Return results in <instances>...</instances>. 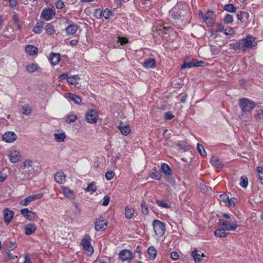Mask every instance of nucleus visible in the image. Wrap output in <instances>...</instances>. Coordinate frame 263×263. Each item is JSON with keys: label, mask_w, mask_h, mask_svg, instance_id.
I'll use <instances>...</instances> for the list:
<instances>
[{"label": "nucleus", "mask_w": 263, "mask_h": 263, "mask_svg": "<svg viewBox=\"0 0 263 263\" xmlns=\"http://www.w3.org/2000/svg\"><path fill=\"white\" fill-rule=\"evenodd\" d=\"M156 62L155 59L149 58L146 60L142 65L146 68H153L156 67Z\"/></svg>", "instance_id": "obj_21"}, {"label": "nucleus", "mask_w": 263, "mask_h": 263, "mask_svg": "<svg viewBox=\"0 0 263 263\" xmlns=\"http://www.w3.org/2000/svg\"><path fill=\"white\" fill-rule=\"evenodd\" d=\"M97 187L95 182L88 184L87 188L85 189L86 192H90L92 193L97 191Z\"/></svg>", "instance_id": "obj_39"}, {"label": "nucleus", "mask_w": 263, "mask_h": 263, "mask_svg": "<svg viewBox=\"0 0 263 263\" xmlns=\"http://www.w3.org/2000/svg\"><path fill=\"white\" fill-rule=\"evenodd\" d=\"M257 171L259 179L263 180V168L260 166H258Z\"/></svg>", "instance_id": "obj_60"}, {"label": "nucleus", "mask_w": 263, "mask_h": 263, "mask_svg": "<svg viewBox=\"0 0 263 263\" xmlns=\"http://www.w3.org/2000/svg\"><path fill=\"white\" fill-rule=\"evenodd\" d=\"M45 31L49 35H52L55 32V30L51 23H49L46 25Z\"/></svg>", "instance_id": "obj_35"}, {"label": "nucleus", "mask_w": 263, "mask_h": 263, "mask_svg": "<svg viewBox=\"0 0 263 263\" xmlns=\"http://www.w3.org/2000/svg\"><path fill=\"white\" fill-rule=\"evenodd\" d=\"M156 203L159 206H161L165 208H170L171 206L170 203H168L163 200H157Z\"/></svg>", "instance_id": "obj_46"}, {"label": "nucleus", "mask_w": 263, "mask_h": 263, "mask_svg": "<svg viewBox=\"0 0 263 263\" xmlns=\"http://www.w3.org/2000/svg\"><path fill=\"white\" fill-rule=\"evenodd\" d=\"M147 253L149 256V258L152 260H154L157 256V251L154 247L151 246L147 249Z\"/></svg>", "instance_id": "obj_31"}, {"label": "nucleus", "mask_w": 263, "mask_h": 263, "mask_svg": "<svg viewBox=\"0 0 263 263\" xmlns=\"http://www.w3.org/2000/svg\"><path fill=\"white\" fill-rule=\"evenodd\" d=\"M61 60V56L59 53L52 52L50 53V61L52 65L58 64Z\"/></svg>", "instance_id": "obj_19"}, {"label": "nucleus", "mask_w": 263, "mask_h": 263, "mask_svg": "<svg viewBox=\"0 0 263 263\" xmlns=\"http://www.w3.org/2000/svg\"><path fill=\"white\" fill-rule=\"evenodd\" d=\"M33 162L30 159L24 160L21 165V168L23 170L22 172L24 175L27 176L32 175L34 173Z\"/></svg>", "instance_id": "obj_4"}, {"label": "nucleus", "mask_w": 263, "mask_h": 263, "mask_svg": "<svg viewBox=\"0 0 263 263\" xmlns=\"http://www.w3.org/2000/svg\"><path fill=\"white\" fill-rule=\"evenodd\" d=\"M21 214L26 219L30 221H34L36 219V216L34 212L29 210L27 208H25L21 210Z\"/></svg>", "instance_id": "obj_9"}, {"label": "nucleus", "mask_w": 263, "mask_h": 263, "mask_svg": "<svg viewBox=\"0 0 263 263\" xmlns=\"http://www.w3.org/2000/svg\"><path fill=\"white\" fill-rule=\"evenodd\" d=\"M174 118V115L171 113L170 111L166 112L164 114V118L166 120H172Z\"/></svg>", "instance_id": "obj_59"}, {"label": "nucleus", "mask_w": 263, "mask_h": 263, "mask_svg": "<svg viewBox=\"0 0 263 263\" xmlns=\"http://www.w3.org/2000/svg\"><path fill=\"white\" fill-rule=\"evenodd\" d=\"M43 197V194L39 193L36 195H32L27 197L24 199L20 202V204L22 205L26 206L29 204L31 201H34L37 199H40Z\"/></svg>", "instance_id": "obj_12"}, {"label": "nucleus", "mask_w": 263, "mask_h": 263, "mask_svg": "<svg viewBox=\"0 0 263 263\" xmlns=\"http://www.w3.org/2000/svg\"><path fill=\"white\" fill-rule=\"evenodd\" d=\"M224 10L229 12L235 13L237 10L233 4H228L224 6Z\"/></svg>", "instance_id": "obj_37"}, {"label": "nucleus", "mask_w": 263, "mask_h": 263, "mask_svg": "<svg viewBox=\"0 0 263 263\" xmlns=\"http://www.w3.org/2000/svg\"><path fill=\"white\" fill-rule=\"evenodd\" d=\"M3 213L4 215V221L5 224L8 226L13 218L14 213L8 208L4 209Z\"/></svg>", "instance_id": "obj_13"}, {"label": "nucleus", "mask_w": 263, "mask_h": 263, "mask_svg": "<svg viewBox=\"0 0 263 263\" xmlns=\"http://www.w3.org/2000/svg\"><path fill=\"white\" fill-rule=\"evenodd\" d=\"M240 40L242 47V51L246 50L247 48H252L256 45V44L254 43L255 37L252 36L248 35L246 39Z\"/></svg>", "instance_id": "obj_7"}, {"label": "nucleus", "mask_w": 263, "mask_h": 263, "mask_svg": "<svg viewBox=\"0 0 263 263\" xmlns=\"http://www.w3.org/2000/svg\"><path fill=\"white\" fill-rule=\"evenodd\" d=\"M169 13L172 17L175 20L189 16L190 14L189 8L185 4L176 5L169 11Z\"/></svg>", "instance_id": "obj_1"}, {"label": "nucleus", "mask_w": 263, "mask_h": 263, "mask_svg": "<svg viewBox=\"0 0 263 263\" xmlns=\"http://www.w3.org/2000/svg\"><path fill=\"white\" fill-rule=\"evenodd\" d=\"M219 224L223 227L227 231H235L238 227L237 221L235 218L230 220L220 219Z\"/></svg>", "instance_id": "obj_2"}, {"label": "nucleus", "mask_w": 263, "mask_h": 263, "mask_svg": "<svg viewBox=\"0 0 263 263\" xmlns=\"http://www.w3.org/2000/svg\"><path fill=\"white\" fill-rule=\"evenodd\" d=\"M105 178L108 180H111L113 179L114 176H115V173H114L113 171H108L106 173H105Z\"/></svg>", "instance_id": "obj_54"}, {"label": "nucleus", "mask_w": 263, "mask_h": 263, "mask_svg": "<svg viewBox=\"0 0 263 263\" xmlns=\"http://www.w3.org/2000/svg\"><path fill=\"white\" fill-rule=\"evenodd\" d=\"M170 28L169 27L166 28L165 27L160 26L158 28V31L159 32V34L161 36L163 35V34H164L168 33V32L170 31Z\"/></svg>", "instance_id": "obj_40"}, {"label": "nucleus", "mask_w": 263, "mask_h": 263, "mask_svg": "<svg viewBox=\"0 0 263 263\" xmlns=\"http://www.w3.org/2000/svg\"><path fill=\"white\" fill-rule=\"evenodd\" d=\"M39 67L37 65L31 63L26 66V70L28 72L32 73L38 70Z\"/></svg>", "instance_id": "obj_36"}, {"label": "nucleus", "mask_w": 263, "mask_h": 263, "mask_svg": "<svg viewBox=\"0 0 263 263\" xmlns=\"http://www.w3.org/2000/svg\"><path fill=\"white\" fill-rule=\"evenodd\" d=\"M220 200L222 201L226 205L228 204V201H229V196L226 194H222L220 196Z\"/></svg>", "instance_id": "obj_56"}, {"label": "nucleus", "mask_w": 263, "mask_h": 263, "mask_svg": "<svg viewBox=\"0 0 263 263\" xmlns=\"http://www.w3.org/2000/svg\"><path fill=\"white\" fill-rule=\"evenodd\" d=\"M68 97L69 99L73 101L76 104L80 105L82 102V100L80 97L71 93H68Z\"/></svg>", "instance_id": "obj_30"}, {"label": "nucleus", "mask_w": 263, "mask_h": 263, "mask_svg": "<svg viewBox=\"0 0 263 263\" xmlns=\"http://www.w3.org/2000/svg\"><path fill=\"white\" fill-rule=\"evenodd\" d=\"M197 147L198 151L199 152V153H200V154L201 156H206V153L203 146L201 144L198 143Z\"/></svg>", "instance_id": "obj_51"}, {"label": "nucleus", "mask_w": 263, "mask_h": 263, "mask_svg": "<svg viewBox=\"0 0 263 263\" xmlns=\"http://www.w3.org/2000/svg\"><path fill=\"white\" fill-rule=\"evenodd\" d=\"M79 76L76 74L67 78V81L72 85H76L79 83Z\"/></svg>", "instance_id": "obj_27"}, {"label": "nucleus", "mask_w": 263, "mask_h": 263, "mask_svg": "<svg viewBox=\"0 0 263 263\" xmlns=\"http://www.w3.org/2000/svg\"><path fill=\"white\" fill-rule=\"evenodd\" d=\"M55 140L58 142H63L66 138V135L64 133H55L54 134Z\"/></svg>", "instance_id": "obj_33"}, {"label": "nucleus", "mask_w": 263, "mask_h": 263, "mask_svg": "<svg viewBox=\"0 0 263 263\" xmlns=\"http://www.w3.org/2000/svg\"><path fill=\"white\" fill-rule=\"evenodd\" d=\"M64 6V2L61 0H59L55 3V7L57 9H62Z\"/></svg>", "instance_id": "obj_63"}, {"label": "nucleus", "mask_w": 263, "mask_h": 263, "mask_svg": "<svg viewBox=\"0 0 263 263\" xmlns=\"http://www.w3.org/2000/svg\"><path fill=\"white\" fill-rule=\"evenodd\" d=\"M233 17L231 14H227L223 19L224 23L227 24H232L233 22Z\"/></svg>", "instance_id": "obj_50"}, {"label": "nucleus", "mask_w": 263, "mask_h": 263, "mask_svg": "<svg viewBox=\"0 0 263 263\" xmlns=\"http://www.w3.org/2000/svg\"><path fill=\"white\" fill-rule=\"evenodd\" d=\"M25 234L30 235L33 234L36 230V227L34 224L28 223L24 226Z\"/></svg>", "instance_id": "obj_18"}, {"label": "nucleus", "mask_w": 263, "mask_h": 263, "mask_svg": "<svg viewBox=\"0 0 263 263\" xmlns=\"http://www.w3.org/2000/svg\"><path fill=\"white\" fill-rule=\"evenodd\" d=\"M78 29V26L76 24L69 25L66 28V32L68 35H73L76 33Z\"/></svg>", "instance_id": "obj_23"}, {"label": "nucleus", "mask_w": 263, "mask_h": 263, "mask_svg": "<svg viewBox=\"0 0 263 263\" xmlns=\"http://www.w3.org/2000/svg\"><path fill=\"white\" fill-rule=\"evenodd\" d=\"M149 176L151 178L155 179V180H159L161 177V174L157 171H155V172L150 173L149 174Z\"/></svg>", "instance_id": "obj_47"}, {"label": "nucleus", "mask_w": 263, "mask_h": 263, "mask_svg": "<svg viewBox=\"0 0 263 263\" xmlns=\"http://www.w3.org/2000/svg\"><path fill=\"white\" fill-rule=\"evenodd\" d=\"M196 67V64H195V62H185L182 65L181 68V69H184L186 68H192Z\"/></svg>", "instance_id": "obj_49"}, {"label": "nucleus", "mask_w": 263, "mask_h": 263, "mask_svg": "<svg viewBox=\"0 0 263 263\" xmlns=\"http://www.w3.org/2000/svg\"><path fill=\"white\" fill-rule=\"evenodd\" d=\"M211 163L212 165L218 168H221L223 167V164L219 160V159L213 157L211 159Z\"/></svg>", "instance_id": "obj_26"}, {"label": "nucleus", "mask_w": 263, "mask_h": 263, "mask_svg": "<svg viewBox=\"0 0 263 263\" xmlns=\"http://www.w3.org/2000/svg\"><path fill=\"white\" fill-rule=\"evenodd\" d=\"M204 22L208 26H211L214 23V13L211 11H208L204 16H202Z\"/></svg>", "instance_id": "obj_15"}, {"label": "nucleus", "mask_w": 263, "mask_h": 263, "mask_svg": "<svg viewBox=\"0 0 263 263\" xmlns=\"http://www.w3.org/2000/svg\"><path fill=\"white\" fill-rule=\"evenodd\" d=\"M133 258V253L130 251L128 250H122L119 253V259L122 261L130 260Z\"/></svg>", "instance_id": "obj_10"}, {"label": "nucleus", "mask_w": 263, "mask_h": 263, "mask_svg": "<svg viewBox=\"0 0 263 263\" xmlns=\"http://www.w3.org/2000/svg\"><path fill=\"white\" fill-rule=\"evenodd\" d=\"M135 210L132 208L127 206L125 209V216L128 219H130L134 216Z\"/></svg>", "instance_id": "obj_29"}, {"label": "nucleus", "mask_w": 263, "mask_h": 263, "mask_svg": "<svg viewBox=\"0 0 263 263\" xmlns=\"http://www.w3.org/2000/svg\"><path fill=\"white\" fill-rule=\"evenodd\" d=\"M118 128L120 129L122 134L125 136L128 135L131 130L128 125H125L122 123H120V124L118 126Z\"/></svg>", "instance_id": "obj_22"}, {"label": "nucleus", "mask_w": 263, "mask_h": 263, "mask_svg": "<svg viewBox=\"0 0 263 263\" xmlns=\"http://www.w3.org/2000/svg\"><path fill=\"white\" fill-rule=\"evenodd\" d=\"M254 119L257 121L262 120L263 119V110H256V113L254 115Z\"/></svg>", "instance_id": "obj_42"}, {"label": "nucleus", "mask_w": 263, "mask_h": 263, "mask_svg": "<svg viewBox=\"0 0 263 263\" xmlns=\"http://www.w3.org/2000/svg\"><path fill=\"white\" fill-rule=\"evenodd\" d=\"M43 28V22H37L33 28V31L35 33H40Z\"/></svg>", "instance_id": "obj_38"}, {"label": "nucleus", "mask_w": 263, "mask_h": 263, "mask_svg": "<svg viewBox=\"0 0 263 263\" xmlns=\"http://www.w3.org/2000/svg\"><path fill=\"white\" fill-rule=\"evenodd\" d=\"M109 201H110L109 197H108L107 196H104V197L103 198V201L102 203V205H103V206H107V205H108V204H109Z\"/></svg>", "instance_id": "obj_64"}, {"label": "nucleus", "mask_w": 263, "mask_h": 263, "mask_svg": "<svg viewBox=\"0 0 263 263\" xmlns=\"http://www.w3.org/2000/svg\"><path fill=\"white\" fill-rule=\"evenodd\" d=\"M153 228L156 235L161 237L165 232V226L164 223L159 220L155 219L153 221Z\"/></svg>", "instance_id": "obj_6"}, {"label": "nucleus", "mask_w": 263, "mask_h": 263, "mask_svg": "<svg viewBox=\"0 0 263 263\" xmlns=\"http://www.w3.org/2000/svg\"><path fill=\"white\" fill-rule=\"evenodd\" d=\"M164 178H165V181L169 183L171 185L175 184V180L172 178V175H165Z\"/></svg>", "instance_id": "obj_55"}, {"label": "nucleus", "mask_w": 263, "mask_h": 263, "mask_svg": "<svg viewBox=\"0 0 263 263\" xmlns=\"http://www.w3.org/2000/svg\"><path fill=\"white\" fill-rule=\"evenodd\" d=\"M106 226H107V222L103 218L100 217L96 219L95 227L96 231H102Z\"/></svg>", "instance_id": "obj_17"}, {"label": "nucleus", "mask_w": 263, "mask_h": 263, "mask_svg": "<svg viewBox=\"0 0 263 263\" xmlns=\"http://www.w3.org/2000/svg\"><path fill=\"white\" fill-rule=\"evenodd\" d=\"M13 22H14V25L17 27V28L18 29H21V26L20 25L19 22H18L19 17H18V16L17 14H15L13 15Z\"/></svg>", "instance_id": "obj_53"}, {"label": "nucleus", "mask_w": 263, "mask_h": 263, "mask_svg": "<svg viewBox=\"0 0 263 263\" xmlns=\"http://www.w3.org/2000/svg\"><path fill=\"white\" fill-rule=\"evenodd\" d=\"M62 192L64 196L70 199H73L75 197L73 192L70 190L69 188L63 187L62 188Z\"/></svg>", "instance_id": "obj_24"}, {"label": "nucleus", "mask_w": 263, "mask_h": 263, "mask_svg": "<svg viewBox=\"0 0 263 263\" xmlns=\"http://www.w3.org/2000/svg\"><path fill=\"white\" fill-rule=\"evenodd\" d=\"M248 184V180L247 177L243 176L241 177L240 178V182L239 183L240 185L243 187L246 188Z\"/></svg>", "instance_id": "obj_48"}, {"label": "nucleus", "mask_w": 263, "mask_h": 263, "mask_svg": "<svg viewBox=\"0 0 263 263\" xmlns=\"http://www.w3.org/2000/svg\"><path fill=\"white\" fill-rule=\"evenodd\" d=\"M248 15V12L246 11H240L239 13L237 14V17L238 20L242 21L243 18V15Z\"/></svg>", "instance_id": "obj_62"}, {"label": "nucleus", "mask_w": 263, "mask_h": 263, "mask_svg": "<svg viewBox=\"0 0 263 263\" xmlns=\"http://www.w3.org/2000/svg\"><path fill=\"white\" fill-rule=\"evenodd\" d=\"M7 2L9 3V6L12 9L15 8L17 6V2L16 0H8Z\"/></svg>", "instance_id": "obj_61"}, {"label": "nucleus", "mask_w": 263, "mask_h": 263, "mask_svg": "<svg viewBox=\"0 0 263 263\" xmlns=\"http://www.w3.org/2000/svg\"><path fill=\"white\" fill-rule=\"evenodd\" d=\"M77 116L76 115H73V114H69L66 117V122L67 123L69 124V123L74 122L75 121L77 120Z\"/></svg>", "instance_id": "obj_43"}, {"label": "nucleus", "mask_w": 263, "mask_h": 263, "mask_svg": "<svg viewBox=\"0 0 263 263\" xmlns=\"http://www.w3.org/2000/svg\"><path fill=\"white\" fill-rule=\"evenodd\" d=\"M8 157L11 162L16 163L20 160L21 155L18 151L11 149L10 151Z\"/></svg>", "instance_id": "obj_14"}, {"label": "nucleus", "mask_w": 263, "mask_h": 263, "mask_svg": "<svg viewBox=\"0 0 263 263\" xmlns=\"http://www.w3.org/2000/svg\"><path fill=\"white\" fill-rule=\"evenodd\" d=\"M55 14V10L52 8H45L43 10L41 16L46 21L51 20Z\"/></svg>", "instance_id": "obj_11"}, {"label": "nucleus", "mask_w": 263, "mask_h": 263, "mask_svg": "<svg viewBox=\"0 0 263 263\" xmlns=\"http://www.w3.org/2000/svg\"><path fill=\"white\" fill-rule=\"evenodd\" d=\"M141 212L143 214L147 215L149 212L148 206L145 201H142L141 203Z\"/></svg>", "instance_id": "obj_41"}, {"label": "nucleus", "mask_w": 263, "mask_h": 263, "mask_svg": "<svg viewBox=\"0 0 263 263\" xmlns=\"http://www.w3.org/2000/svg\"><path fill=\"white\" fill-rule=\"evenodd\" d=\"M98 117L97 111L93 109L88 110L85 114L86 121L91 124L96 123L97 121Z\"/></svg>", "instance_id": "obj_8"}, {"label": "nucleus", "mask_w": 263, "mask_h": 263, "mask_svg": "<svg viewBox=\"0 0 263 263\" xmlns=\"http://www.w3.org/2000/svg\"><path fill=\"white\" fill-rule=\"evenodd\" d=\"M238 104L241 111L244 113L250 111L255 106V103L247 98L240 99Z\"/></svg>", "instance_id": "obj_3"}, {"label": "nucleus", "mask_w": 263, "mask_h": 263, "mask_svg": "<svg viewBox=\"0 0 263 263\" xmlns=\"http://www.w3.org/2000/svg\"><path fill=\"white\" fill-rule=\"evenodd\" d=\"M25 51L30 55H33L37 53L38 49L33 45H29L26 46Z\"/></svg>", "instance_id": "obj_25"}, {"label": "nucleus", "mask_w": 263, "mask_h": 263, "mask_svg": "<svg viewBox=\"0 0 263 263\" xmlns=\"http://www.w3.org/2000/svg\"><path fill=\"white\" fill-rule=\"evenodd\" d=\"M117 42L121 45H123L128 43V40L124 37L118 36Z\"/></svg>", "instance_id": "obj_58"}, {"label": "nucleus", "mask_w": 263, "mask_h": 263, "mask_svg": "<svg viewBox=\"0 0 263 263\" xmlns=\"http://www.w3.org/2000/svg\"><path fill=\"white\" fill-rule=\"evenodd\" d=\"M161 170L165 175H172V171L169 165L166 163H162L161 166Z\"/></svg>", "instance_id": "obj_28"}, {"label": "nucleus", "mask_w": 263, "mask_h": 263, "mask_svg": "<svg viewBox=\"0 0 263 263\" xmlns=\"http://www.w3.org/2000/svg\"><path fill=\"white\" fill-rule=\"evenodd\" d=\"M225 229H219L215 231L214 234L216 236L218 237H224L228 234L226 232Z\"/></svg>", "instance_id": "obj_34"}, {"label": "nucleus", "mask_w": 263, "mask_h": 263, "mask_svg": "<svg viewBox=\"0 0 263 263\" xmlns=\"http://www.w3.org/2000/svg\"><path fill=\"white\" fill-rule=\"evenodd\" d=\"M7 247L9 251L12 250L17 247V245L15 242L8 241L7 244Z\"/></svg>", "instance_id": "obj_57"}, {"label": "nucleus", "mask_w": 263, "mask_h": 263, "mask_svg": "<svg viewBox=\"0 0 263 263\" xmlns=\"http://www.w3.org/2000/svg\"><path fill=\"white\" fill-rule=\"evenodd\" d=\"M90 237L89 235H86L84 237L81 242L85 253L90 256L93 252V249L90 243Z\"/></svg>", "instance_id": "obj_5"}, {"label": "nucleus", "mask_w": 263, "mask_h": 263, "mask_svg": "<svg viewBox=\"0 0 263 263\" xmlns=\"http://www.w3.org/2000/svg\"><path fill=\"white\" fill-rule=\"evenodd\" d=\"M31 108L28 105L24 106L22 108V112L24 115H29L31 112Z\"/></svg>", "instance_id": "obj_52"}, {"label": "nucleus", "mask_w": 263, "mask_h": 263, "mask_svg": "<svg viewBox=\"0 0 263 263\" xmlns=\"http://www.w3.org/2000/svg\"><path fill=\"white\" fill-rule=\"evenodd\" d=\"M192 255L194 257L196 263H200L201 261V256L197 253L196 251H194L192 253Z\"/></svg>", "instance_id": "obj_45"}, {"label": "nucleus", "mask_w": 263, "mask_h": 263, "mask_svg": "<svg viewBox=\"0 0 263 263\" xmlns=\"http://www.w3.org/2000/svg\"><path fill=\"white\" fill-rule=\"evenodd\" d=\"M112 12L109 9H105L103 12H102V16L105 18V19H109L110 18L111 16H112Z\"/></svg>", "instance_id": "obj_44"}, {"label": "nucleus", "mask_w": 263, "mask_h": 263, "mask_svg": "<svg viewBox=\"0 0 263 263\" xmlns=\"http://www.w3.org/2000/svg\"><path fill=\"white\" fill-rule=\"evenodd\" d=\"M16 138V134L13 132H7L3 135V140L8 143L14 142Z\"/></svg>", "instance_id": "obj_16"}, {"label": "nucleus", "mask_w": 263, "mask_h": 263, "mask_svg": "<svg viewBox=\"0 0 263 263\" xmlns=\"http://www.w3.org/2000/svg\"><path fill=\"white\" fill-rule=\"evenodd\" d=\"M229 47L231 49H233L235 50H242V47L241 45V40H239L238 42L235 43H231L229 45Z\"/></svg>", "instance_id": "obj_32"}, {"label": "nucleus", "mask_w": 263, "mask_h": 263, "mask_svg": "<svg viewBox=\"0 0 263 263\" xmlns=\"http://www.w3.org/2000/svg\"><path fill=\"white\" fill-rule=\"evenodd\" d=\"M55 181L60 184H63L66 181V176L62 172H57L54 175Z\"/></svg>", "instance_id": "obj_20"}]
</instances>
